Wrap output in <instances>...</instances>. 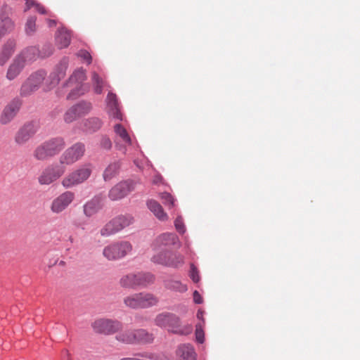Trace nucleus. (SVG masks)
Listing matches in <instances>:
<instances>
[{
	"instance_id": "nucleus-28",
	"label": "nucleus",
	"mask_w": 360,
	"mask_h": 360,
	"mask_svg": "<svg viewBox=\"0 0 360 360\" xmlns=\"http://www.w3.org/2000/svg\"><path fill=\"white\" fill-rule=\"evenodd\" d=\"M177 355L184 360H195L196 354L193 347L190 344L181 345L177 349Z\"/></svg>"
},
{
	"instance_id": "nucleus-52",
	"label": "nucleus",
	"mask_w": 360,
	"mask_h": 360,
	"mask_svg": "<svg viewBox=\"0 0 360 360\" xmlns=\"http://www.w3.org/2000/svg\"><path fill=\"white\" fill-rule=\"evenodd\" d=\"M203 314H204V311H202V310H198V313H197V318L200 320H202V323H204V319H203Z\"/></svg>"
},
{
	"instance_id": "nucleus-20",
	"label": "nucleus",
	"mask_w": 360,
	"mask_h": 360,
	"mask_svg": "<svg viewBox=\"0 0 360 360\" xmlns=\"http://www.w3.org/2000/svg\"><path fill=\"white\" fill-rule=\"evenodd\" d=\"M105 103L106 111L109 117L122 121L123 117L120 112L117 96L112 92H109L107 95Z\"/></svg>"
},
{
	"instance_id": "nucleus-17",
	"label": "nucleus",
	"mask_w": 360,
	"mask_h": 360,
	"mask_svg": "<svg viewBox=\"0 0 360 360\" xmlns=\"http://www.w3.org/2000/svg\"><path fill=\"white\" fill-rule=\"evenodd\" d=\"M22 101L19 98L12 99L4 108L0 116V122L2 124H7L11 122L18 112Z\"/></svg>"
},
{
	"instance_id": "nucleus-46",
	"label": "nucleus",
	"mask_w": 360,
	"mask_h": 360,
	"mask_svg": "<svg viewBox=\"0 0 360 360\" xmlns=\"http://www.w3.org/2000/svg\"><path fill=\"white\" fill-rule=\"evenodd\" d=\"M53 53V48L49 44H46L43 46L42 49L39 51L41 58H46L52 55Z\"/></svg>"
},
{
	"instance_id": "nucleus-57",
	"label": "nucleus",
	"mask_w": 360,
	"mask_h": 360,
	"mask_svg": "<svg viewBox=\"0 0 360 360\" xmlns=\"http://www.w3.org/2000/svg\"><path fill=\"white\" fill-rule=\"evenodd\" d=\"M4 36L1 32H0V39Z\"/></svg>"
},
{
	"instance_id": "nucleus-18",
	"label": "nucleus",
	"mask_w": 360,
	"mask_h": 360,
	"mask_svg": "<svg viewBox=\"0 0 360 360\" xmlns=\"http://www.w3.org/2000/svg\"><path fill=\"white\" fill-rule=\"evenodd\" d=\"M12 9L7 5H4L0 11V32L6 35L12 32L15 27V22L10 18Z\"/></svg>"
},
{
	"instance_id": "nucleus-1",
	"label": "nucleus",
	"mask_w": 360,
	"mask_h": 360,
	"mask_svg": "<svg viewBox=\"0 0 360 360\" xmlns=\"http://www.w3.org/2000/svg\"><path fill=\"white\" fill-rule=\"evenodd\" d=\"M65 147L63 137L51 138L36 147L33 151L35 160L44 161L59 154Z\"/></svg>"
},
{
	"instance_id": "nucleus-43",
	"label": "nucleus",
	"mask_w": 360,
	"mask_h": 360,
	"mask_svg": "<svg viewBox=\"0 0 360 360\" xmlns=\"http://www.w3.org/2000/svg\"><path fill=\"white\" fill-rule=\"evenodd\" d=\"M174 226H175L176 230L180 234H184L186 231L183 219L181 216L177 217L176 219H175Z\"/></svg>"
},
{
	"instance_id": "nucleus-36",
	"label": "nucleus",
	"mask_w": 360,
	"mask_h": 360,
	"mask_svg": "<svg viewBox=\"0 0 360 360\" xmlns=\"http://www.w3.org/2000/svg\"><path fill=\"white\" fill-rule=\"evenodd\" d=\"M73 106L75 110H77V115H78L79 117L88 114L92 109L91 103L84 101H80L73 105Z\"/></svg>"
},
{
	"instance_id": "nucleus-50",
	"label": "nucleus",
	"mask_w": 360,
	"mask_h": 360,
	"mask_svg": "<svg viewBox=\"0 0 360 360\" xmlns=\"http://www.w3.org/2000/svg\"><path fill=\"white\" fill-rule=\"evenodd\" d=\"M132 335H131V341L132 345L138 344V329H131Z\"/></svg>"
},
{
	"instance_id": "nucleus-48",
	"label": "nucleus",
	"mask_w": 360,
	"mask_h": 360,
	"mask_svg": "<svg viewBox=\"0 0 360 360\" xmlns=\"http://www.w3.org/2000/svg\"><path fill=\"white\" fill-rule=\"evenodd\" d=\"M77 56L85 60L88 65L91 63V56L90 53L85 50H80L77 53Z\"/></svg>"
},
{
	"instance_id": "nucleus-3",
	"label": "nucleus",
	"mask_w": 360,
	"mask_h": 360,
	"mask_svg": "<svg viewBox=\"0 0 360 360\" xmlns=\"http://www.w3.org/2000/svg\"><path fill=\"white\" fill-rule=\"evenodd\" d=\"M93 172L91 164L87 163L80 165L71 172L68 173L61 181V185L63 188L68 189L77 186L91 176Z\"/></svg>"
},
{
	"instance_id": "nucleus-11",
	"label": "nucleus",
	"mask_w": 360,
	"mask_h": 360,
	"mask_svg": "<svg viewBox=\"0 0 360 360\" xmlns=\"http://www.w3.org/2000/svg\"><path fill=\"white\" fill-rule=\"evenodd\" d=\"M68 65L69 58L68 57L63 58L46 79L44 87L45 91L51 90L59 83L65 76Z\"/></svg>"
},
{
	"instance_id": "nucleus-22",
	"label": "nucleus",
	"mask_w": 360,
	"mask_h": 360,
	"mask_svg": "<svg viewBox=\"0 0 360 360\" xmlns=\"http://www.w3.org/2000/svg\"><path fill=\"white\" fill-rule=\"evenodd\" d=\"M16 47V41L8 39L3 45L0 51V66H4L13 56Z\"/></svg>"
},
{
	"instance_id": "nucleus-54",
	"label": "nucleus",
	"mask_w": 360,
	"mask_h": 360,
	"mask_svg": "<svg viewBox=\"0 0 360 360\" xmlns=\"http://www.w3.org/2000/svg\"><path fill=\"white\" fill-rule=\"evenodd\" d=\"M48 23L49 27H53L56 25V21L54 20H49Z\"/></svg>"
},
{
	"instance_id": "nucleus-2",
	"label": "nucleus",
	"mask_w": 360,
	"mask_h": 360,
	"mask_svg": "<svg viewBox=\"0 0 360 360\" xmlns=\"http://www.w3.org/2000/svg\"><path fill=\"white\" fill-rule=\"evenodd\" d=\"M86 79V72L82 68H78L73 72L68 80L63 84L64 86L72 88L68 94L67 99H76L89 90V84L84 83Z\"/></svg>"
},
{
	"instance_id": "nucleus-58",
	"label": "nucleus",
	"mask_w": 360,
	"mask_h": 360,
	"mask_svg": "<svg viewBox=\"0 0 360 360\" xmlns=\"http://www.w3.org/2000/svg\"><path fill=\"white\" fill-rule=\"evenodd\" d=\"M185 243H186V247H188V246H189V243H188V242L186 240V241L185 242Z\"/></svg>"
},
{
	"instance_id": "nucleus-25",
	"label": "nucleus",
	"mask_w": 360,
	"mask_h": 360,
	"mask_svg": "<svg viewBox=\"0 0 360 360\" xmlns=\"http://www.w3.org/2000/svg\"><path fill=\"white\" fill-rule=\"evenodd\" d=\"M70 34L64 28L58 30L56 33V44L60 49L68 47L70 43Z\"/></svg>"
},
{
	"instance_id": "nucleus-51",
	"label": "nucleus",
	"mask_w": 360,
	"mask_h": 360,
	"mask_svg": "<svg viewBox=\"0 0 360 360\" xmlns=\"http://www.w3.org/2000/svg\"><path fill=\"white\" fill-rule=\"evenodd\" d=\"M136 356H140V357H142V358H146V359H153L152 355L148 354L147 353H144V354L139 353V354H136Z\"/></svg>"
},
{
	"instance_id": "nucleus-15",
	"label": "nucleus",
	"mask_w": 360,
	"mask_h": 360,
	"mask_svg": "<svg viewBox=\"0 0 360 360\" xmlns=\"http://www.w3.org/2000/svg\"><path fill=\"white\" fill-rule=\"evenodd\" d=\"M135 185L136 182L132 180L120 181L109 191L108 197L111 200H119L132 191Z\"/></svg>"
},
{
	"instance_id": "nucleus-7",
	"label": "nucleus",
	"mask_w": 360,
	"mask_h": 360,
	"mask_svg": "<svg viewBox=\"0 0 360 360\" xmlns=\"http://www.w3.org/2000/svg\"><path fill=\"white\" fill-rule=\"evenodd\" d=\"M154 323L155 326L167 329L173 333H183V330L180 327V319L174 314L170 312L160 313L155 317Z\"/></svg>"
},
{
	"instance_id": "nucleus-16",
	"label": "nucleus",
	"mask_w": 360,
	"mask_h": 360,
	"mask_svg": "<svg viewBox=\"0 0 360 360\" xmlns=\"http://www.w3.org/2000/svg\"><path fill=\"white\" fill-rule=\"evenodd\" d=\"M38 124L30 122L19 129L15 136V142L20 146L25 144L38 130Z\"/></svg>"
},
{
	"instance_id": "nucleus-19",
	"label": "nucleus",
	"mask_w": 360,
	"mask_h": 360,
	"mask_svg": "<svg viewBox=\"0 0 360 360\" xmlns=\"http://www.w3.org/2000/svg\"><path fill=\"white\" fill-rule=\"evenodd\" d=\"M178 244L181 245L178 236L173 233H164L158 236L152 243L153 250H158L162 247Z\"/></svg>"
},
{
	"instance_id": "nucleus-5",
	"label": "nucleus",
	"mask_w": 360,
	"mask_h": 360,
	"mask_svg": "<svg viewBox=\"0 0 360 360\" xmlns=\"http://www.w3.org/2000/svg\"><path fill=\"white\" fill-rule=\"evenodd\" d=\"M133 250L131 243L120 240L110 243L103 250V255L109 261L120 260L129 255Z\"/></svg>"
},
{
	"instance_id": "nucleus-41",
	"label": "nucleus",
	"mask_w": 360,
	"mask_h": 360,
	"mask_svg": "<svg viewBox=\"0 0 360 360\" xmlns=\"http://www.w3.org/2000/svg\"><path fill=\"white\" fill-rule=\"evenodd\" d=\"M160 198L164 205L169 207H172L174 205L175 200L169 193L165 192L160 193Z\"/></svg>"
},
{
	"instance_id": "nucleus-44",
	"label": "nucleus",
	"mask_w": 360,
	"mask_h": 360,
	"mask_svg": "<svg viewBox=\"0 0 360 360\" xmlns=\"http://www.w3.org/2000/svg\"><path fill=\"white\" fill-rule=\"evenodd\" d=\"M25 1L26 2V5H27V8L25 10V11L27 9H30L31 6H34L36 7V10L39 13L45 14L46 13V9L40 4L35 3L34 0H25Z\"/></svg>"
},
{
	"instance_id": "nucleus-32",
	"label": "nucleus",
	"mask_w": 360,
	"mask_h": 360,
	"mask_svg": "<svg viewBox=\"0 0 360 360\" xmlns=\"http://www.w3.org/2000/svg\"><path fill=\"white\" fill-rule=\"evenodd\" d=\"M120 285L124 288H136L138 285L135 273L122 276L120 280Z\"/></svg>"
},
{
	"instance_id": "nucleus-9",
	"label": "nucleus",
	"mask_w": 360,
	"mask_h": 360,
	"mask_svg": "<svg viewBox=\"0 0 360 360\" xmlns=\"http://www.w3.org/2000/svg\"><path fill=\"white\" fill-rule=\"evenodd\" d=\"M91 327L96 333L110 335L122 330L123 324L117 319L102 318L95 320Z\"/></svg>"
},
{
	"instance_id": "nucleus-31",
	"label": "nucleus",
	"mask_w": 360,
	"mask_h": 360,
	"mask_svg": "<svg viewBox=\"0 0 360 360\" xmlns=\"http://www.w3.org/2000/svg\"><path fill=\"white\" fill-rule=\"evenodd\" d=\"M46 77V72L44 70H37L32 73L26 79L39 89Z\"/></svg>"
},
{
	"instance_id": "nucleus-8",
	"label": "nucleus",
	"mask_w": 360,
	"mask_h": 360,
	"mask_svg": "<svg viewBox=\"0 0 360 360\" xmlns=\"http://www.w3.org/2000/svg\"><path fill=\"white\" fill-rule=\"evenodd\" d=\"M151 261L165 266L178 268L184 264V257L177 252L164 250L154 255Z\"/></svg>"
},
{
	"instance_id": "nucleus-29",
	"label": "nucleus",
	"mask_w": 360,
	"mask_h": 360,
	"mask_svg": "<svg viewBox=\"0 0 360 360\" xmlns=\"http://www.w3.org/2000/svg\"><path fill=\"white\" fill-rule=\"evenodd\" d=\"M120 166V161H115L110 163L105 169L103 174L104 181H110L112 178L116 176L119 174Z\"/></svg>"
},
{
	"instance_id": "nucleus-55",
	"label": "nucleus",
	"mask_w": 360,
	"mask_h": 360,
	"mask_svg": "<svg viewBox=\"0 0 360 360\" xmlns=\"http://www.w3.org/2000/svg\"><path fill=\"white\" fill-rule=\"evenodd\" d=\"M63 356H67V358H68V357H69V356H70V353H69V352H68V350H65V351H63Z\"/></svg>"
},
{
	"instance_id": "nucleus-26",
	"label": "nucleus",
	"mask_w": 360,
	"mask_h": 360,
	"mask_svg": "<svg viewBox=\"0 0 360 360\" xmlns=\"http://www.w3.org/2000/svg\"><path fill=\"white\" fill-rule=\"evenodd\" d=\"M84 130L86 132H96L99 130L102 125L103 121L97 117H91L83 120Z\"/></svg>"
},
{
	"instance_id": "nucleus-53",
	"label": "nucleus",
	"mask_w": 360,
	"mask_h": 360,
	"mask_svg": "<svg viewBox=\"0 0 360 360\" xmlns=\"http://www.w3.org/2000/svg\"><path fill=\"white\" fill-rule=\"evenodd\" d=\"M162 179V177L159 175L155 176L153 180V184H158Z\"/></svg>"
},
{
	"instance_id": "nucleus-40",
	"label": "nucleus",
	"mask_w": 360,
	"mask_h": 360,
	"mask_svg": "<svg viewBox=\"0 0 360 360\" xmlns=\"http://www.w3.org/2000/svg\"><path fill=\"white\" fill-rule=\"evenodd\" d=\"M77 110H75V107L72 105L70 108H68L64 114L63 120L66 123H72L75 121L77 118H79V115H77Z\"/></svg>"
},
{
	"instance_id": "nucleus-47",
	"label": "nucleus",
	"mask_w": 360,
	"mask_h": 360,
	"mask_svg": "<svg viewBox=\"0 0 360 360\" xmlns=\"http://www.w3.org/2000/svg\"><path fill=\"white\" fill-rule=\"evenodd\" d=\"M192 281L195 283H198L200 281L199 272L194 264H191V271L189 274Z\"/></svg>"
},
{
	"instance_id": "nucleus-30",
	"label": "nucleus",
	"mask_w": 360,
	"mask_h": 360,
	"mask_svg": "<svg viewBox=\"0 0 360 360\" xmlns=\"http://www.w3.org/2000/svg\"><path fill=\"white\" fill-rule=\"evenodd\" d=\"M138 287H147L155 281V276L149 272L135 273Z\"/></svg>"
},
{
	"instance_id": "nucleus-49",
	"label": "nucleus",
	"mask_w": 360,
	"mask_h": 360,
	"mask_svg": "<svg viewBox=\"0 0 360 360\" xmlns=\"http://www.w3.org/2000/svg\"><path fill=\"white\" fill-rule=\"evenodd\" d=\"M193 301L196 304L202 303V298L197 290L193 292Z\"/></svg>"
},
{
	"instance_id": "nucleus-6",
	"label": "nucleus",
	"mask_w": 360,
	"mask_h": 360,
	"mask_svg": "<svg viewBox=\"0 0 360 360\" xmlns=\"http://www.w3.org/2000/svg\"><path fill=\"white\" fill-rule=\"evenodd\" d=\"M134 222V219L130 214L119 215L106 223L100 230V233L103 237H108L121 231Z\"/></svg>"
},
{
	"instance_id": "nucleus-33",
	"label": "nucleus",
	"mask_w": 360,
	"mask_h": 360,
	"mask_svg": "<svg viewBox=\"0 0 360 360\" xmlns=\"http://www.w3.org/2000/svg\"><path fill=\"white\" fill-rule=\"evenodd\" d=\"M164 284L166 288L179 292H184L188 290L187 285L179 281L167 280Z\"/></svg>"
},
{
	"instance_id": "nucleus-21",
	"label": "nucleus",
	"mask_w": 360,
	"mask_h": 360,
	"mask_svg": "<svg viewBox=\"0 0 360 360\" xmlns=\"http://www.w3.org/2000/svg\"><path fill=\"white\" fill-rule=\"evenodd\" d=\"M25 66L23 61L20 60V57L15 56L7 68L6 79L8 81L15 79L21 74Z\"/></svg>"
},
{
	"instance_id": "nucleus-13",
	"label": "nucleus",
	"mask_w": 360,
	"mask_h": 360,
	"mask_svg": "<svg viewBox=\"0 0 360 360\" xmlns=\"http://www.w3.org/2000/svg\"><path fill=\"white\" fill-rule=\"evenodd\" d=\"M75 199V193L70 191H66L52 200L50 210L53 214H60L73 202Z\"/></svg>"
},
{
	"instance_id": "nucleus-14",
	"label": "nucleus",
	"mask_w": 360,
	"mask_h": 360,
	"mask_svg": "<svg viewBox=\"0 0 360 360\" xmlns=\"http://www.w3.org/2000/svg\"><path fill=\"white\" fill-rule=\"evenodd\" d=\"M115 138L114 142L115 148L126 154L127 147L132 146V140L127 129L120 124H116L114 126Z\"/></svg>"
},
{
	"instance_id": "nucleus-56",
	"label": "nucleus",
	"mask_w": 360,
	"mask_h": 360,
	"mask_svg": "<svg viewBox=\"0 0 360 360\" xmlns=\"http://www.w3.org/2000/svg\"><path fill=\"white\" fill-rule=\"evenodd\" d=\"M134 164H135L138 167H139V168H141V165H139V164L138 163V162H137L136 160H134Z\"/></svg>"
},
{
	"instance_id": "nucleus-45",
	"label": "nucleus",
	"mask_w": 360,
	"mask_h": 360,
	"mask_svg": "<svg viewBox=\"0 0 360 360\" xmlns=\"http://www.w3.org/2000/svg\"><path fill=\"white\" fill-rule=\"evenodd\" d=\"M100 146L101 148L109 150L112 148V141L107 136H102L100 141Z\"/></svg>"
},
{
	"instance_id": "nucleus-35",
	"label": "nucleus",
	"mask_w": 360,
	"mask_h": 360,
	"mask_svg": "<svg viewBox=\"0 0 360 360\" xmlns=\"http://www.w3.org/2000/svg\"><path fill=\"white\" fill-rule=\"evenodd\" d=\"M38 89L34 86V85H32L25 79L20 88L19 94L21 97H28L32 95Z\"/></svg>"
},
{
	"instance_id": "nucleus-10",
	"label": "nucleus",
	"mask_w": 360,
	"mask_h": 360,
	"mask_svg": "<svg viewBox=\"0 0 360 360\" xmlns=\"http://www.w3.org/2000/svg\"><path fill=\"white\" fill-rule=\"evenodd\" d=\"M86 147L84 143L77 142L68 148L60 156V164L62 165H72L81 160L84 155Z\"/></svg>"
},
{
	"instance_id": "nucleus-24",
	"label": "nucleus",
	"mask_w": 360,
	"mask_h": 360,
	"mask_svg": "<svg viewBox=\"0 0 360 360\" xmlns=\"http://www.w3.org/2000/svg\"><path fill=\"white\" fill-rule=\"evenodd\" d=\"M101 208V198L96 196L84 205L83 212L85 216L90 217L97 213Z\"/></svg>"
},
{
	"instance_id": "nucleus-34",
	"label": "nucleus",
	"mask_w": 360,
	"mask_h": 360,
	"mask_svg": "<svg viewBox=\"0 0 360 360\" xmlns=\"http://www.w3.org/2000/svg\"><path fill=\"white\" fill-rule=\"evenodd\" d=\"M91 82L94 92L97 94H102L103 88L106 86V84L105 81L95 72L92 73Z\"/></svg>"
},
{
	"instance_id": "nucleus-37",
	"label": "nucleus",
	"mask_w": 360,
	"mask_h": 360,
	"mask_svg": "<svg viewBox=\"0 0 360 360\" xmlns=\"http://www.w3.org/2000/svg\"><path fill=\"white\" fill-rule=\"evenodd\" d=\"M131 335V329L125 330L124 331L118 333L115 336V339L118 342H122L124 344L132 345Z\"/></svg>"
},
{
	"instance_id": "nucleus-38",
	"label": "nucleus",
	"mask_w": 360,
	"mask_h": 360,
	"mask_svg": "<svg viewBox=\"0 0 360 360\" xmlns=\"http://www.w3.org/2000/svg\"><path fill=\"white\" fill-rule=\"evenodd\" d=\"M153 340V335L143 328L138 329V344L150 343Z\"/></svg>"
},
{
	"instance_id": "nucleus-12",
	"label": "nucleus",
	"mask_w": 360,
	"mask_h": 360,
	"mask_svg": "<svg viewBox=\"0 0 360 360\" xmlns=\"http://www.w3.org/2000/svg\"><path fill=\"white\" fill-rule=\"evenodd\" d=\"M65 172V167L61 164L51 165L41 172L38 181L41 185H49L62 176Z\"/></svg>"
},
{
	"instance_id": "nucleus-4",
	"label": "nucleus",
	"mask_w": 360,
	"mask_h": 360,
	"mask_svg": "<svg viewBox=\"0 0 360 360\" xmlns=\"http://www.w3.org/2000/svg\"><path fill=\"white\" fill-rule=\"evenodd\" d=\"M126 307L133 309H147L158 304V298L152 293L141 292L127 296L123 300Z\"/></svg>"
},
{
	"instance_id": "nucleus-42",
	"label": "nucleus",
	"mask_w": 360,
	"mask_h": 360,
	"mask_svg": "<svg viewBox=\"0 0 360 360\" xmlns=\"http://www.w3.org/2000/svg\"><path fill=\"white\" fill-rule=\"evenodd\" d=\"M195 338L199 343H202L205 340L202 324L200 323H198L195 326Z\"/></svg>"
},
{
	"instance_id": "nucleus-23",
	"label": "nucleus",
	"mask_w": 360,
	"mask_h": 360,
	"mask_svg": "<svg viewBox=\"0 0 360 360\" xmlns=\"http://www.w3.org/2000/svg\"><path fill=\"white\" fill-rule=\"evenodd\" d=\"M16 56L20 57V60L26 65L40 57L39 50L36 46H29L21 51Z\"/></svg>"
},
{
	"instance_id": "nucleus-27",
	"label": "nucleus",
	"mask_w": 360,
	"mask_h": 360,
	"mask_svg": "<svg viewBox=\"0 0 360 360\" xmlns=\"http://www.w3.org/2000/svg\"><path fill=\"white\" fill-rule=\"evenodd\" d=\"M147 206L159 220L165 221L168 219V215L164 212L163 208L157 201L150 200L147 202Z\"/></svg>"
},
{
	"instance_id": "nucleus-39",
	"label": "nucleus",
	"mask_w": 360,
	"mask_h": 360,
	"mask_svg": "<svg viewBox=\"0 0 360 360\" xmlns=\"http://www.w3.org/2000/svg\"><path fill=\"white\" fill-rule=\"evenodd\" d=\"M36 20V18L33 16L27 20L25 25V32L27 35L32 36L35 33L37 30Z\"/></svg>"
}]
</instances>
